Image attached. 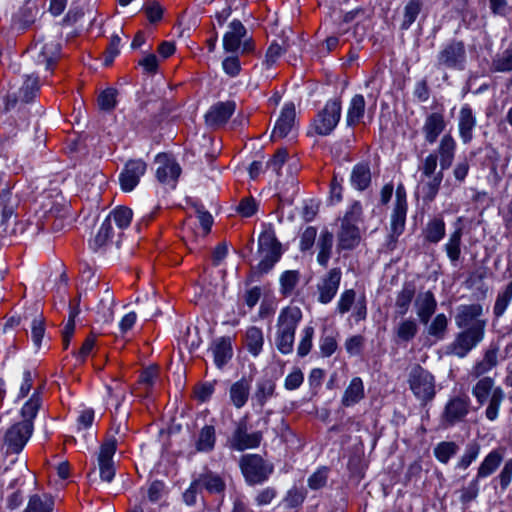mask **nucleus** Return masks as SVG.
Wrapping results in <instances>:
<instances>
[{
  "mask_svg": "<svg viewBox=\"0 0 512 512\" xmlns=\"http://www.w3.org/2000/svg\"><path fill=\"white\" fill-rule=\"evenodd\" d=\"M117 449V440L114 437L107 438L100 446L98 454V466L100 477L106 482H111L115 476L113 457Z\"/></svg>",
  "mask_w": 512,
  "mask_h": 512,
  "instance_id": "10",
  "label": "nucleus"
},
{
  "mask_svg": "<svg viewBox=\"0 0 512 512\" xmlns=\"http://www.w3.org/2000/svg\"><path fill=\"white\" fill-rule=\"evenodd\" d=\"M459 451V445L454 441L439 442L433 450L435 458L442 464H447Z\"/></svg>",
  "mask_w": 512,
  "mask_h": 512,
  "instance_id": "47",
  "label": "nucleus"
},
{
  "mask_svg": "<svg viewBox=\"0 0 512 512\" xmlns=\"http://www.w3.org/2000/svg\"><path fill=\"white\" fill-rule=\"evenodd\" d=\"M364 397V383L360 377H354L343 393L341 404L344 407H351L359 403Z\"/></svg>",
  "mask_w": 512,
  "mask_h": 512,
  "instance_id": "30",
  "label": "nucleus"
},
{
  "mask_svg": "<svg viewBox=\"0 0 512 512\" xmlns=\"http://www.w3.org/2000/svg\"><path fill=\"white\" fill-rule=\"evenodd\" d=\"M314 332L315 330L313 326H306L302 330L301 339L297 347V354L300 357L308 355V353L311 351Z\"/></svg>",
  "mask_w": 512,
  "mask_h": 512,
  "instance_id": "58",
  "label": "nucleus"
},
{
  "mask_svg": "<svg viewBox=\"0 0 512 512\" xmlns=\"http://www.w3.org/2000/svg\"><path fill=\"white\" fill-rule=\"evenodd\" d=\"M146 169L147 165L143 160H129L119 175L121 189L125 192L132 191L138 185Z\"/></svg>",
  "mask_w": 512,
  "mask_h": 512,
  "instance_id": "14",
  "label": "nucleus"
},
{
  "mask_svg": "<svg viewBox=\"0 0 512 512\" xmlns=\"http://www.w3.org/2000/svg\"><path fill=\"white\" fill-rule=\"evenodd\" d=\"M503 453L500 450H492L488 453L477 469V479H483L492 475L501 465Z\"/></svg>",
  "mask_w": 512,
  "mask_h": 512,
  "instance_id": "34",
  "label": "nucleus"
},
{
  "mask_svg": "<svg viewBox=\"0 0 512 512\" xmlns=\"http://www.w3.org/2000/svg\"><path fill=\"white\" fill-rule=\"evenodd\" d=\"M396 341L399 343H408L415 338L418 333V325L415 319H402L393 329Z\"/></svg>",
  "mask_w": 512,
  "mask_h": 512,
  "instance_id": "38",
  "label": "nucleus"
},
{
  "mask_svg": "<svg viewBox=\"0 0 512 512\" xmlns=\"http://www.w3.org/2000/svg\"><path fill=\"white\" fill-rule=\"evenodd\" d=\"M442 180L443 170L438 171L431 178H427V180H421L418 186V192L421 194L423 201L432 202L435 199V197L438 194Z\"/></svg>",
  "mask_w": 512,
  "mask_h": 512,
  "instance_id": "35",
  "label": "nucleus"
},
{
  "mask_svg": "<svg viewBox=\"0 0 512 512\" xmlns=\"http://www.w3.org/2000/svg\"><path fill=\"white\" fill-rule=\"evenodd\" d=\"M357 303L356 292L354 289L344 290L338 299L336 312L340 315H344L349 312L353 306Z\"/></svg>",
  "mask_w": 512,
  "mask_h": 512,
  "instance_id": "56",
  "label": "nucleus"
},
{
  "mask_svg": "<svg viewBox=\"0 0 512 512\" xmlns=\"http://www.w3.org/2000/svg\"><path fill=\"white\" fill-rule=\"evenodd\" d=\"M339 250H352L358 246L361 240L359 228L356 225L341 223L340 231L337 235Z\"/></svg>",
  "mask_w": 512,
  "mask_h": 512,
  "instance_id": "28",
  "label": "nucleus"
},
{
  "mask_svg": "<svg viewBox=\"0 0 512 512\" xmlns=\"http://www.w3.org/2000/svg\"><path fill=\"white\" fill-rule=\"evenodd\" d=\"M118 91L115 88H107L103 90L98 96V106L100 110L112 111L117 104Z\"/></svg>",
  "mask_w": 512,
  "mask_h": 512,
  "instance_id": "55",
  "label": "nucleus"
},
{
  "mask_svg": "<svg viewBox=\"0 0 512 512\" xmlns=\"http://www.w3.org/2000/svg\"><path fill=\"white\" fill-rule=\"evenodd\" d=\"M294 339L295 336L276 330L275 345L277 350L282 354H290L293 351Z\"/></svg>",
  "mask_w": 512,
  "mask_h": 512,
  "instance_id": "62",
  "label": "nucleus"
},
{
  "mask_svg": "<svg viewBox=\"0 0 512 512\" xmlns=\"http://www.w3.org/2000/svg\"><path fill=\"white\" fill-rule=\"evenodd\" d=\"M299 281V272L296 270L285 271L280 277L281 291L283 295H289Z\"/></svg>",
  "mask_w": 512,
  "mask_h": 512,
  "instance_id": "59",
  "label": "nucleus"
},
{
  "mask_svg": "<svg viewBox=\"0 0 512 512\" xmlns=\"http://www.w3.org/2000/svg\"><path fill=\"white\" fill-rule=\"evenodd\" d=\"M462 235L463 230L459 227L450 234L449 239L445 244V252L452 263H456L460 259Z\"/></svg>",
  "mask_w": 512,
  "mask_h": 512,
  "instance_id": "46",
  "label": "nucleus"
},
{
  "mask_svg": "<svg viewBox=\"0 0 512 512\" xmlns=\"http://www.w3.org/2000/svg\"><path fill=\"white\" fill-rule=\"evenodd\" d=\"M114 236L113 226L109 220L105 219L101 224L95 238L92 242L93 249L97 250L105 246Z\"/></svg>",
  "mask_w": 512,
  "mask_h": 512,
  "instance_id": "54",
  "label": "nucleus"
},
{
  "mask_svg": "<svg viewBox=\"0 0 512 512\" xmlns=\"http://www.w3.org/2000/svg\"><path fill=\"white\" fill-rule=\"evenodd\" d=\"M211 351L215 365L221 369L232 358L233 350L230 337H221L213 341Z\"/></svg>",
  "mask_w": 512,
  "mask_h": 512,
  "instance_id": "27",
  "label": "nucleus"
},
{
  "mask_svg": "<svg viewBox=\"0 0 512 512\" xmlns=\"http://www.w3.org/2000/svg\"><path fill=\"white\" fill-rule=\"evenodd\" d=\"M446 225L442 218L435 217L431 219L423 230L424 239L429 242L436 244L440 242L445 236Z\"/></svg>",
  "mask_w": 512,
  "mask_h": 512,
  "instance_id": "41",
  "label": "nucleus"
},
{
  "mask_svg": "<svg viewBox=\"0 0 512 512\" xmlns=\"http://www.w3.org/2000/svg\"><path fill=\"white\" fill-rule=\"evenodd\" d=\"M415 286L412 283H404L402 289L397 293L395 299V314L403 317L409 311L410 305L415 297Z\"/></svg>",
  "mask_w": 512,
  "mask_h": 512,
  "instance_id": "33",
  "label": "nucleus"
},
{
  "mask_svg": "<svg viewBox=\"0 0 512 512\" xmlns=\"http://www.w3.org/2000/svg\"><path fill=\"white\" fill-rule=\"evenodd\" d=\"M264 344L263 332L260 328L251 326L246 331V347L253 355L258 356Z\"/></svg>",
  "mask_w": 512,
  "mask_h": 512,
  "instance_id": "48",
  "label": "nucleus"
},
{
  "mask_svg": "<svg viewBox=\"0 0 512 512\" xmlns=\"http://www.w3.org/2000/svg\"><path fill=\"white\" fill-rule=\"evenodd\" d=\"M258 253L261 260L257 270L261 274L268 273L281 257V243L274 232L269 229L262 232L258 238Z\"/></svg>",
  "mask_w": 512,
  "mask_h": 512,
  "instance_id": "3",
  "label": "nucleus"
},
{
  "mask_svg": "<svg viewBox=\"0 0 512 512\" xmlns=\"http://www.w3.org/2000/svg\"><path fill=\"white\" fill-rule=\"evenodd\" d=\"M42 406V397L39 389H35L31 397L24 403L20 415L23 423L33 424L39 409Z\"/></svg>",
  "mask_w": 512,
  "mask_h": 512,
  "instance_id": "39",
  "label": "nucleus"
},
{
  "mask_svg": "<svg viewBox=\"0 0 512 512\" xmlns=\"http://www.w3.org/2000/svg\"><path fill=\"white\" fill-rule=\"evenodd\" d=\"M477 121L471 107L465 104L461 107L458 116L459 136L464 144L471 142L473 139V130Z\"/></svg>",
  "mask_w": 512,
  "mask_h": 512,
  "instance_id": "24",
  "label": "nucleus"
},
{
  "mask_svg": "<svg viewBox=\"0 0 512 512\" xmlns=\"http://www.w3.org/2000/svg\"><path fill=\"white\" fill-rule=\"evenodd\" d=\"M446 128V121L442 112L429 113L422 126L425 141L434 144Z\"/></svg>",
  "mask_w": 512,
  "mask_h": 512,
  "instance_id": "21",
  "label": "nucleus"
},
{
  "mask_svg": "<svg viewBox=\"0 0 512 512\" xmlns=\"http://www.w3.org/2000/svg\"><path fill=\"white\" fill-rule=\"evenodd\" d=\"M467 61L466 48L462 41L452 40L437 54L436 66L452 70H464Z\"/></svg>",
  "mask_w": 512,
  "mask_h": 512,
  "instance_id": "5",
  "label": "nucleus"
},
{
  "mask_svg": "<svg viewBox=\"0 0 512 512\" xmlns=\"http://www.w3.org/2000/svg\"><path fill=\"white\" fill-rule=\"evenodd\" d=\"M479 453L480 445L477 442L467 444L464 453L457 461L456 468L466 470L478 458Z\"/></svg>",
  "mask_w": 512,
  "mask_h": 512,
  "instance_id": "53",
  "label": "nucleus"
},
{
  "mask_svg": "<svg viewBox=\"0 0 512 512\" xmlns=\"http://www.w3.org/2000/svg\"><path fill=\"white\" fill-rule=\"evenodd\" d=\"M470 404V398L466 394L451 397L441 414L442 425L451 427L462 421L469 413Z\"/></svg>",
  "mask_w": 512,
  "mask_h": 512,
  "instance_id": "8",
  "label": "nucleus"
},
{
  "mask_svg": "<svg viewBox=\"0 0 512 512\" xmlns=\"http://www.w3.org/2000/svg\"><path fill=\"white\" fill-rule=\"evenodd\" d=\"M158 167L156 170V177L161 183L172 184L176 182L181 173L179 164L165 154H159L156 158Z\"/></svg>",
  "mask_w": 512,
  "mask_h": 512,
  "instance_id": "18",
  "label": "nucleus"
},
{
  "mask_svg": "<svg viewBox=\"0 0 512 512\" xmlns=\"http://www.w3.org/2000/svg\"><path fill=\"white\" fill-rule=\"evenodd\" d=\"M133 212L130 208L126 206H118L113 209L110 214L107 216V220L121 231L127 228L132 220Z\"/></svg>",
  "mask_w": 512,
  "mask_h": 512,
  "instance_id": "45",
  "label": "nucleus"
},
{
  "mask_svg": "<svg viewBox=\"0 0 512 512\" xmlns=\"http://www.w3.org/2000/svg\"><path fill=\"white\" fill-rule=\"evenodd\" d=\"M143 11L150 23L159 22L164 13L163 7L157 0H147L143 5Z\"/></svg>",
  "mask_w": 512,
  "mask_h": 512,
  "instance_id": "60",
  "label": "nucleus"
},
{
  "mask_svg": "<svg viewBox=\"0 0 512 512\" xmlns=\"http://www.w3.org/2000/svg\"><path fill=\"white\" fill-rule=\"evenodd\" d=\"M407 213L406 192L402 185L396 189V201L391 214V238H397L404 231Z\"/></svg>",
  "mask_w": 512,
  "mask_h": 512,
  "instance_id": "13",
  "label": "nucleus"
},
{
  "mask_svg": "<svg viewBox=\"0 0 512 512\" xmlns=\"http://www.w3.org/2000/svg\"><path fill=\"white\" fill-rule=\"evenodd\" d=\"M237 212L242 217H251L258 210V203L252 196L244 197L237 206Z\"/></svg>",
  "mask_w": 512,
  "mask_h": 512,
  "instance_id": "64",
  "label": "nucleus"
},
{
  "mask_svg": "<svg viewBox=\"0 0 512 512\" xmlns=\"http://www.w3.org/2000/svg\"><path fill=\"white\" fill-rule=\"evenodd\" d=\"M251 390V381L245 377H242L238 381L234 382L229 389V399L231 404L240 409L244 407L249 399Z\"/></svg>",
  "mask_w": 512,
  "mask_h": 512,
  "instance_id": "26",
  "label": "nucleus"
},
{
  "mask_svg": "<svg viewBox=\"0 0 512 512\" xmlns=\"http://www.w3.org/2000/svg\"><path fill=\"white\" fill-rule=\"evenodd\" d=\"M499 347L490 344L485 350L481 360L477 361L471 369L470 375L473 378L484 377L486 373L491 371L498 365Z\"/></svg>",
  "mask_w": 512,
  "mask_h": 512,
  "instance_id": "22",
  "label": "nucleus"
},
{
  "mask_svg": "<svg viewBox=\"0 0 512 512\" xmlns=\"http://www.w3.org/2000/svg\"><path fill=\"white\" fill-rule=\"evenodd\" d=\"M262 433L257 431L248 433L246 418H242L237 423L231 438V446L233 449L243 451L250 448H256L260 445Z\"/></svg>",
  "mask_w": 512,
  "mask_h": 512,
  "instance_id": "11",
  "label": "nucleus"
},
{
  "mask_svg": "<svg viewBox=\"0 0 512 512\" xmlns=\"http://www.w3.org/2000/svg\"><path fill=\"white\" fill-rule=\"evenodd\" d=\"M34 430V424L18 422L13 424L5 433L4 444L7 452L22 451Z\"/></svg>",
  "mask_w": 512,
  "mask_h": 512,
  "instance_id": "9",
  "label": "nucleus"
},
{
  "mask_svg": "<svg viewBox=\"0 0 512 512\" xmlns=\"http://www.w3.org/2000/svg\"><path fill=\"white\" fill-rule=\"evenodd\" d=\"M512 301V280L503 287L497 294L496 300L493 306V313L495 317L499 318L501 317L506 309L508 308L509 304Z\"/></svg>",
  "mask_w": 512,
  "mask_h": 512,
  "instance_id": "49",
  "label": "nucleus"
},
{
  "mask_svg": "<svg viewBox=\"0 0 512 512\" xmlns=\"http://www.w3.org/2000/svg\"><path fill=\"white\" fill-rule=\"evenodd\" d=\"M328 468L327 467H321L317 471H315L309 478H308V486L312 490H318L323 488L328 480Z\"/></svg>",
  "mask_w": 512,
  "mask_h": 512,
  "instance_id": "63",
  "label": "nucleus"
},
{
  "mask_svg": "<svg viewBox=\"0 0 512 512\" xmlns=\"http://www.w3.org/2000/svg\"><path fill=\"white\" fill-rule=\"evenodd\" d=\"M409 385L414 395L422 401H430L435 396L434 376L420 365H415L411 369Z\"/></svg>",
  "mask_w": 512,
  "mask_h": 512,
  "instance_id": "7",
  "label": "nucleus"
},
{
  "mask_svg": "<svg viewBox=\"0 0 512 512\" xmlns=\"http://www.w3.org/2000/svg\"><path fill=\"white\" fill-rule=\"evenodd\" d=\"M482 316L483 306L480 303L462 304L456 308L454 321L461 331L447 346L448 354L464 358L483 341L487 319Z\"/></svg>",
  "mask_w": 512,
  "mask_h": 512,
  "instance_id": "1",
  "label": "nucleus"
},
{
  "mask_svg": "<svg viewBox=\"0 0 512 512\" xmlns=\"http://www.w3.org/2000/svg\"><path fill=\"white\" fill-rule=\"evenodd\" d=\"M276 389V383L271 378H262L257 381L253 399L260 407H263L268 399H270Z\"/></svg>",
  "mask_w": 512,
  "mask_h": 512,
  "instance_id": "42",
  "label": "nucleus"
},
{
  "mask_svg": "<svg viewBox=\"0 0 512 512\" xmlns=\"http://www.w3.org/2000/svg\"><path fill=\"white\" fill-rule=\"evenodd\" d=\"M350 181L352 186L359 191L367 189L371 183L369 164L364 162L356 164L352 169Z\"/></svg>",
  "mask_w": 512,
  "mask_h": 512,
  "instance_id": "37",
  "label": "nucleus"
},
{
  "mask_svg": "<svg viewBox=\"0 0 512 512\" xmlns=\"http://www.w3.org/2000/svg\"><path fill=\"white\" fill-rule=\"evenodd\" d=\"M333 242L334 237L331 232L327 230L321 232L317 242L319 250L317 254V262L323 267H327L328 265L332 253Z\"/></svg>",
  "mask_w": 512,
  "mask_h": 512,
  "instance_id": "40",
  "label": "nucleus"
},
{
  "mask_svg": "<svg viewBox=\"0 0 512 512\" xmlns=\"http://www.w3.org/2000/svg\"><path fill=\"white\" fill-rule=\"evenodd\" d=\"M39 91L38 77L27 76L18 93L13 92L7 95L6 110L13 109L20 101L22 103L31 102Z\"/></svg>",
  "mask_w": 512,
  "mask_h": 512,
  "instance_id": "17",
  "label": "nucleus"
},
{
  "mask_svg": "<svg viewBox=\"0 0 512 512\" xmlns=\"http://www.w3.org/2000/svg\"><path fill=\"white\" fill-rule=\"evenodd\" d=\"M234 101L218 102L210 107L205 115L206 123L212 127L224 125L235 112Z\"/></svg>",
  "mask_w": 512,
  "mask_h": 512,
  "instance_id": "20",
  "label": "nucleus"
},
{
  "mask_svg": "<svg viewBox=\"0 0 512 512\" xmlns=\"http://www.w3.org/2000/svg\"><path fill=\"white\" fill-rule=\"evenodd\" d=\"M491 68L496 72L512 71V50L507 49L502 53L497 54L492 60Z\"/></svg>",
  "mask_w": 512,
  "mask_h": 512,
  "instance_id": "57",
  "label": "nucleus"
},
{
  "mask_svg": "<svg viewBox=\"0 0 512 512\" xmlns=\"http://www.w3.org/2000/svg\"><path fill=\"white\" fill-rule=\"evenodd\" d=\"M201 489H205L209 494H223L226 484L223 478L210 470H207L195 477Z\"/></svg>",
  "mask_w": 512,
  "mask_h": 512,
  "instance_id": "29",
  "label": "nucleus"
},
{
  "mask_svg": "<svg viewBox=\"0 0 512 512\" xmlns=\"http://www.w3.org/2000/svg\"><path fill=\"white\" fill-rule=\"evenodd\" d=\"M448 327V319L445 314H437L427 328L428 335L437 340L444 339Z\"/></svg>",
  "mask_w": 512,
  "mask_h": 512,
  "instance_id": "52",
  "label": "nucleus"
},
{
  "mask_svg": "<svg viewBox=\"0 0 512 512\" xmlns=\"http://www.w3.org/2000/svg\"><path fill=\"white\" fill-rule=\"evenodd\" d=\"M301 320V309L297 306H287L278 315L276 330L295 336L296 328Z\"/></svg>",
  "mask_w": 512,
  "mask_h": 512,
  "instance_id": "19",
  "label": "nucleus"
},
{
  "mask_svg": "<svg viewBox=\"0 0 512 512\" xmlns=\"http://www.w3.org/2000/svg\"><path fill=\"white\" fill-rule=\"evenodd\" d=\"M246 32V28L239 20H233L223 37L224 50L226 52H236L241 47V41L246 36Z\"/></svg>",
  "mask_w": 512,
  "mask_h": 512,
  "instance_id": "25",
  "label": "nucleus"
},
{
  "mask_svg": "<svg viewBox=\"0 0 512 512\" xmlns=\"http://www.w3.org/2000/svg\"><path fill=\"white\" fill-rule=\"evenodd\" d=\"M365 110L366 102L364 96L361 94L354 95L349 103V107L347 110V125L350 127L358 125L365 115Z\"/></svg>",
  "mask_w": 512,
  "mask_h": 512,
  "instance_id": "36",
  "label": "nucleus"
},
{
  "mask_svg": "<svg viewBox=\"0 0 512 512\" xmlns=\"http://www.w3.org/2000/svg\"><path fill=\"white\" fill-rule=\"evenodd\" d=\"M53 508L54 500L50 495L34 494L30 496L27 507L23 512H52Z\"/></svg>",
  "mask_w": 512,
  "mask_h": 512,
  "instance_id": "44",
  "label": "nucleus"
},
{
  "mask_svg": "<svg viewBox=\"0 0 512 512\" xmlns=\"http://www.w3.org/2000/svg\"><path fill=\"white\" fill-rule=\"evenodd\" d=\"M216 432L213 425H205L199 432L195 443L198 452H210L214 449Z\"/></svg>",
  "mask_w": 512,
  "mask_h": 512,
  "instance_id": "43",
  "label": "nucleus"
},
{
  "mask_svg": "<svg viewBox=\"0 0 512 512\" xmlns=\"http://www.w3.org/2000/svg\"><path fill=\"white\" fill-rule=\"evenodd\" d=\"M416 314L420 322L427 325L437 308V301L431 291L419 293L415 299Z\"/></svg>",
  "mask_w": 512,
  "mask_h": 512,
  "instance_id": "23",
  "label": "nucleus"
},
{
  "mask_svg": "<svg viewBox=\"0 0 512 512\" xmlns=\"http://www.w3.org/2000/svg\"><path fill=\"white\" fill-rule=\"evenodd\" d=\"M505 394L500 386L496 387L493 395L488 399V405L485 410V416L488 420L494 421L497 419L501 404L504 400Z\"/></svg>",
  "mask_w": 512,
  "mask_h": 512,
  "instance_id": "51",
  "label": "nucleus"
},
{
  "mask_svg": "<svg viewBox=\"0 0 512 512\" xmlns=\"http://www.w3.org/2000/svg\"><path fill=\"white\" fill-rule=\"evenodd\" d=\"M456 150V141L451 134H445L439 143L437 148L438 155L440 157L441 170L448 169L454 160Z\"/></svg>",
  "mask_w": 512,
  "mask_h": 512,
  "instance_id": "31",
  "label": "nucleus"
},
{
  "mask_svg": "<svg viewBox=\"0 0 512 512\" xmlns=\"http://www.w3.org/2000/svg\"><path fill=\"white\" fill-rule=\"evenodd\" d=\"M296 109L292 102L286 103L280 113L279 118L276 121L274 129L272 131V139H282L287 137L296 129Z\"/></svg>",
  "mask_w": 512,
  "mask_h": 512,
  "instance_id": "15",
  "label": "nucleus"
},
{
  "mask_svg": "<svg viewBox=\"0 0 512 512\" xmlns=\"http://www.w3.org/2000/svg\"><path fill=\"white\" fill-rule=\"evenodd\" d=\"M239 466L247 483L260 484L273 472V465L258 454H245L240 458Z\"/></svg>",
  "mask_w": 512,
  "mask_h": 512,
  "instance_id": "4",
  "label": "nucleus"
},
{
  "mask_svg": "<svg viewBox=\"0 0 512 512\" xmlns=\"http://www.w3.org/2000/svg\"><path fill=\"white\" fill-rule=\"evenodd\" d=\"M342 278L341 269L338 267L330 269L317 284L318 301L322 304L330 303L340 286Z\"/></svg>",
  "mask_w": 512,
  "mask_h": 512,
  "instance_id": "12",
  "label": "nucleus"
},
{
  "mask_svg": "<svg viewBox=\"0 0 512 512\" xmlns=\"http://www.w3.org/2000/svg\"><path fill=\"white\" fill-rule=\"evenodd\" d=\"M39 0H25L18 11L13 15L12 23L16 29L25 31L37 20L40 9Z\"/></svg>",
  "mask_w": 512,
  "mask_h": 512,
  "instance_id": "16",
  "label": "nucleus"
},
{
  "mask_svg": "<svg viewBox=\"0 0 512 512\" xmlns=\"http://www.w3.org/2000/svg\"><path fill=\"white\" fill-rule=\"evenodd\" d=\"M39 71H52L60 59L61 45L53 39L37 40L27 51Z\"/></svg>",
  "mask_w": 512,
  "mask_h": 512,
  "instance_id": "2",
  "label": "nucleus"
},
{
  "mask_svg": "<svg viewBox=\"0 0 512 512\" xmlns=\"http://www.w3.org/2000/svg\"><path fill=\"white\" fill-rule=\"evenodd\" d=\"M423 3L421 0H409L404 7L403 21L401 29L407 30L415 22L422 10Z\"/></svg>",
  "mask_w": 512,
  "mask_h": 512,
  "instance_id": "50",
  "label": "nucleus"
},
{
  "mask_svg": "<svg viewBox=\"0 0 512 512\" xmlns=\"http://www.w3.org/2000/svg\"><path fill=\"white\" fill-rule=\"evenodd\" d=\"M306 498V493L296 487L291 488L283 499V504L288 509L297 508L302 505Z\"/></svg>",
  "mask_w": 512,
  "mask_h": 512,
  "instance_id": "61",
  "label": "nucleus"
},
{
  "mask_svg": "<svg viewBox=\"0 0 512 512\" xmlns=\"http://www.w3.org/2000/svg\"><path fill=\"white\" fill-rule=\"evenodd\" d=\"M495 380L492 377L484 376L478 378V381L472 387V395L479 405H484L496 390Z\"/></svg>",
  "mask_w": 512,
  "mask_h": 512,
  "instance_id": "32",
  "label": "nucleus"
},
{
  "mask_svg": "<svg viewBox=\"0 0 512 512\" xmlns=\"http://www.w3.org/2000/svg\"><path fill=\"white\" fill-rule=\"evenodd\" d=\"M341 101L332 99L326 102L324 108L313 120L312 128L321 136L329 135L337 126L341 117Z\"/></svg>",
  "mask_w": 512,
  "mask_h": 512,
  "instance_id": "6",
  "label": "nucleus"
}]
</instances>
